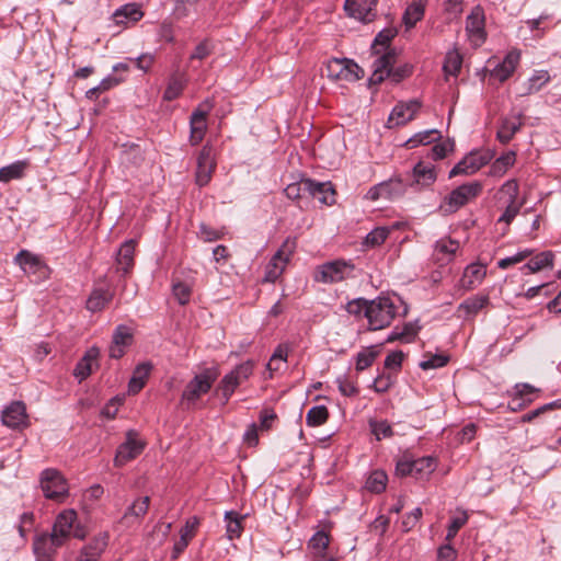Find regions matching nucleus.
<instances>
[{
    "label": "nucleus",
    "mask_w": 561,
    "mask_h": 561,
    "mask_svg": "<svg viewBox=\"0 0 561 561\" xmlns=\"http://www.w3.org/2000/svg\"><path fill=\"white\" fill-rule=\"evenodd\" d=\"M484 25L483 9L480 5H476L466 19L467 37L474 47H479L485 42L486 33Z\"/></svg>",
    "instance_id": "6e6552de"
},
{
    "label": "nucleus",
    "mask_w": 561,
    "mask_h": 561,
    "mask_svg": "<svg viewBox=\"0 0 561 561\" xmlns=\"http://www.w3.org/2000/svg\"><path fill=\"white\" fill-rule=\"evenodd\" d=\"M523 113L513 114L502 119L496 137L500 142L507 144L523 126Z\"/></svg>",
    "instance_id": "5701e85b"
},
{
    "label": "nucleus",
    "mask_w": 561,
    "mask_h": 561,
    "mask_svg": "<svg viewBox=\"0 0 561 561\" xmlns=\"http://www.w3.org/2000/svg\"><path fill=\"white\" fill-rule=\"evenodd\" d=\"M468 522V514L466 511H458V514L450 519V524L447 529L446 539L451 540L458 533V530L465 526Z\"/></svg>",
    "instance_id": "864d4df0"
},
{
    "label": "nucleus",
    "mask_w": 561,
    "mask_h": 561,
    "mask_svg": "<svg viewBox=\"0 0 561 561\" xmlns=\"http://www.w3.org/2000/svg\"><path fill=\"white\" fill-rule=\"evenodd\" d=\"M134 250L135 248H118L116 260L125 273L133 264Z\"/></svg>",
    "instance_id": "680f3d73"
},
{
    "label": "nucleus",
    "mask_w": 561,
    "mask_h": 561,
    "mask_svg": "<svg viewBox=\"0 0 561 561\" xmlns=\"http://www.w3.org/2000/svg\"><path fill=\"white\" fill-rule=\"evenodd\" d=\"M387 474L381 470H375L366 480V489L374 493H380L386 489Z\"/></svg>",
    "instance_id": "de8ad7c7"
},
{
    "label": "nucleus",
    "mask_w": 561,
    "mask_h": 561,
    "mask_svg": "<svg viewBox=\"0 0 561 561\" xmlns=\"http://www.w3.org/2000/svg\"><path fill=\"white\" fill-rule=\"evenodd\" d=\"M424 16V5L421 2L411 3L404 11L403 23L407 28L413 27Z\"/></svg>",
    "instance_id": "37998d69"
},
{
    "label": "nucleus",
    "mask_w": 561,
    "mask_h": 561,
    "mask_svg": "<svg viewBox=\"0 0 561 561\" xmlns=\"http://www.w3.org/2000/svg\"><path fill=\"white\" fill-rule=\"evenodd\" d=\"M171 529H172L171 523H162V522L157 523L154 525L152 531H150L147 535V543L154 546V547L163 545L167 541Z\"/></svg>",
    "instance_id": "e433bc0d"
},
{
    "label": "nucleus",
    "mask_w": 561,
    "mask_h": 561,
    "mask_svg": "<svg viewBox=\"0 0 561 561\" xmlns=\"http://www.w3.org/2000/svg\"><path fill=\"white\" fill-rule=\"evenodd\" d=\"M398 227L399 225H393L391 227H378L374 229L366 236L363 245H381Z\"/></svg>",
    "instance_id": "ea45409f"
},
{
    "label": "nucleus",
    "mask_w": 561,
    "mask_h": 561,
    "mask_svg": "<svg viewBox=\"0 0 561 561\" xmlns=\"http://www.w3.org/2000/svg\"><path fill=\"white\" fill-rule=\"evenodd\" d=\"M28 162L25 160L15 161L0 169V182L8 183L12 180H20L25 175Z\"/></svg>",
    "instance_id": "473e14b6"
},
{
    "label": "nucleus",
    "mask_w": 561,
    "mask_h": 561,
    "mask_svg": "<svg viewBox=\"0 0 561 561\" xmlns=\"http://www.w3.org/2000/svg\"><path fill=\"white\" fill-rule=\"evenodd\" d=\"M144 16L140 5L137 3H127L118 8L114 14L116 24L136 23Z\"/></svg>",
    "instance_id": "cd10ccee"
},
{
    "label": "nucleus",
    "mask_w": 561,
    "mask_h": 561,
    "mask_svg": "<svg viewBox=\"0 0 561 561\" xmlns=\"http://www.w3.org/2000/svg\"><path fill=\"white\" fill-rule=\"evenodd\" d=\"M131 341H133V333L128 327L118 325L115 329V331L113 333L112 342L127 348L131 344Z\"/></svg>",
    "instance_id": "5fc2aeb1"
},
{
    "label": "nucleus",
    "mask_w": 561,
    "mask_h": 561,
    "mask_svg": "<svg viewBox=\"0 0 561 561\" xmlns=\"http://www.w3.org/2000/svg\"><path fill=\"white\" fill-rule=\"evenodd\" d=\"M486 274V268L483 264H471L466 267L461 278L462 287L472 289L479 285Z\"/></svg>",
    "instance_id": "c756f323"
},
{
    "label": "nucleus",
    "mask_w": 561,
    "mask_h": 561,
    "mask_svg": "<svg viewBox=\"0 0 561 561\" xmlns=\"http://www.w3.org/2000/svg\"><path fill=\"white\" fill-rule=\"evenodd\" d=\"M413 176L417 184L423 186L432 185L436 181L435 167L431 163L420 161L413 168Z\"/></svg>",
    "instance_id": "2f4dec72"
},
{
    "label": "nucleus",
    "mask_w": 561,
    "mask_h": 561,
    "mask_svg": "<svg viewBox=\"0 0 561 561\" xmlns=\"http://www.w3.org/2000/svg\"><path fill=\"white\" fill-rule=\"evenodd\" d=\"M192 288V280H181L179 278H174L172 285V294L180 305H186L191 299Z\"/></svg>",
    "instance_id": "4c0bfd02"
},
{
    "label": "nucleus",
    "mask_w": 561,
    "mask_h": 561,
    "mask_svg": "<svg viewBox=\"0 0 561 561\" xmlns=\"http://www.w3.org/2000/svg\"><path fill=\"white\" fill-rule=\"evenodd\" d=\"M307 193L317 198L321 204L331 206L335 203V191L331 182H317L305 179Z\"/></svg>",
    "instance_id": "a211bd4d"
},
{
    "label": "nucleus",
    "mask_w": 561,
    "mask_h": 561,
    "mask_svg": "<svg viewBox=\"0 0 561 561\" xmlns=\"http://www.w3.org/2000/svg\"><path fill=\"white\" fill-rule=\"evenodd\" d=\"M378 0H345L344 10L350 18L369 23L377 16Z\"/></svg>",
    "instance_id": "f8f14e48"
},
{
    "label": "nucleus",
    "mask_w": 561,
    "mask_h": 561,
    "mask_svg": "<svg viewBox=\"0 0 561 561\" xmlns=\"http://www.w3.org/2000/svg\"><path fill=\"white\" fill-rule=\"evenodd\" d=\"M520 59L518 50H511L506 54L503 61L496 65L490 72V76L500 82L506 81L515 71Z\"/></svg>",
    "instance_id": "4be33fe9"
},
{
    "label": "nucleus",
    "mask_w": 561,
    "mask_h": 561,
    "mask_svg": "<svg viewBox=\"0 0 561 561\" xmlns=\"http://www.w3.org/2000/svg\"><path fill=\"white\" fill-rule=\"evenodd\" d=\"M329 417V412L325 405H316L312 407L307 415L306 423L309 426H320L327 422Z\"/></svg>",
    "instance_id": "09e8293b"
},
{
    "label": "nucleus",
    "mask_w": 561,
    "mask_h": 561,
    "mask_svg": "<svg viewBox=\"0 0 561 561\" xmlns=\"http://www.w3.org/2000/svg\"><path fill=\"white\" fill-rule=\"evenodd\" d=\"M102 545L103 543L96 542L95 545L83 547L77 561H98L103 549Z\"/></svg>",
    "instance_id": "6e6d98bb"
},
{
    "label": "nucleus",
    "mask_w": 561,
    "mask_h": 561,
    "mask_svg": "<svg viewBox=\"0 0 561 561\" xmlns=\"http://www.w3.org/2000/svg\"><path fill=\"white\" fill-rule=\"evenodd\" d=\"M440 137L439 131L437 129H428L424 131H420L412 136L407 140V146L409 148H415L419 145H428Z\"/></svg>",
    "instance_id": "49530a36"
},
{
    "label": "nucleus",
    "mask_w": 561,
    "mask_h": 561,
    "mask_svg": "<svg viewBox=\"0 0 561 561\" xmlns=\"http://www.w3.org/2000/svg\"><path fill=\"white\" fill-rule=\"evenodd\" d=\"M422 106L421 101L413 99L408 102H399L391 111L388 118V127L402 126L412 121Z\"/></svg>",
    "instance_id": "4468645a"
},
{
    "label": "nucleus",
    "mask_w": 561,
    "mask_h": 561,
    "mask_svg": "<svg viewBox=\"0 0 561 561\" xmlns=\"http://www.w3.org/2000/svg\"><path fill=\"white\" fill-rule=\"evenodd\" d=\"M15 261L25 274L35 276L36 280L45 279L49 275V268L42 257L27 250H22Z\"/></svg>",
    "instance_id": "9b49d317"
},
{
    "label": "nucleus",
    "mask_w": 561,
    "mask_h": 561,
    "mask_svg": "<svg viewBox=\"0 0 561 561\" xmlns=\"http://www.w3.org/2000/svg\"><path fill=\"white\" fill-rule=\"evenodd\" d=\"M515 163V152L508 151L499 157L490 167L489 175L501 178Z\"/></svg>",
    "instance_id": "c9c22d12"
},
{
    "label": "nucleus",
    "mask_w": 561,
    "mask_h": 561,
    "mask_svg": "<svg viewBox=\"0 0 561 561\" xmlns=\"http://www.w3.org/2000/svg\"><path fill=\"white\" fill-rule=\"evenodd\" d=\"M422 517V510L420 507L414 508L411 513L407 514L401 522V529L403 531H410L413 529Z\"/></svg>",
    "instance_id": "e2e57ef3"
},
{
    "label": "nucleus",
    "mask_w": 561,
    "mask_h": 561,
    "mask_svg": "<svg viewBox=\"0 0 561 561\" xmlns=\"http://www.w3.org/2000/svg\"><path fill=\"white\" fill-rule=\"evenodd\" d=\"M462 65V56L457 49L449 50L446 54L443 69L446 75L457 76Z\"/></svg>",
    "instance_id": "a18cd8bd"
},
{
    "label": "nucleus",
    "mask_w": 561,
    "mask_h": 561,
    "mask_svg": "<svg viewBox=\"0 0 561 561\" xmlns=\"http://www.w3.org/2000/svg\"><path fill=\"white\" fill-rule=\"evenodd\" d=\"M151 368L152 365L150 363H141L135 368L133 377L128 383L129 393H138L144 388Z\"/></svg>",
    "instance_id": "7c9ffc66"
},
{
    "label": "nucleus",
    "mask_w": 561,
    "mask_h": 561,
    "mask_svg": "<svg viewBox=\"0 0 561 561\" xmlns=\"http://www.w3.org/2000/svg\"><path fill=\"white\" fill-rule=\"evenodd\" d=\"M210 106L202 105L193 111L190 117V142L192 146L198 145L207 130V115Z\"/></svg>",
    "instance_id": "dca6fc26"
},
{
    "label": "nucleus",
    "mask_w": 561,
    "mask_h": 561,
    "mask_svg": "<svg viewBox=\"0 0 561 561\" xmlns=\"http://www.w3.org/2000/svg\"><path fill=\"white\" fill-rule=\"evenodd\" d=\"M414 459L403 458L398 461L396 471L401 477L413 476L414 477Z\"/></svg>",
    "instance_id": "774afa93"
},
{
    "label": "nucleus",
    "mask_w": 561,
    "mask_h": 561,
    "mask_svg": "<svg viewBox=\"0 0 561 561\" xmlns=\"http://www.w3.org/2000/svg\"><path fill=\"white\" fill-rule=\"evenodd\" d=\"M448 363V357L443 354H425L424 359L420 363L423 370L436 369L444 367Z\"/></svg>",
    "instance_id": "603ef678"
},
{
    "label": "nucleus",
    "mask_w": 561,
    "mask_h": 561,
    "mask_svg": "<svg viewBox=\"0 0 561 561\" xmlns=\"http://www.w3.org/2000/svg\"><path fill=\"white\" fill-rule=\"evenodd\" d=\"M403 193V184L400 180H390L388 182L379 183L378 185L371 187L367 196L371 201H376L379 198H393Z\"/></svg>",
    "instance_id": "b1692460"
},
{
    "label": "nucleus",
    "mask_w": 561,
    "mask_h": 561,
    "mask_svg": "<svg viewBox=\"0 0 561 561\" xmlns=\"http://www.w3.org/2000/svg\"><path fill=\"white\" fill-rule=\"evenodd\" d=\"M78 514L72 508L61 511L57 516L53 525L51 533L57 536L60 540L66 542L77 523Z\"/></svg>",
    "instance_id": "f3484780"
},
{
    "label": "nucleus",
    "mask_w": 561,
    "mask_h": 561,
    "mask_svg": "<svg viewBox=\"0 0 561 561\" xmlns=\"http://www.w3.org/2000/svg\"><path fill=\"white\" fill-rule=\"evenodd\" d=\"M253 368V360H247L222 377L216 391L221 394L224 404L228 403L234 390L252 375Z\"/></svg>",
    "instance_id": "423d86ee"
},
{
    "label": "nucleus",
    "mask_w": 561,
    "mask_h": 561,
    "mask_svg": "<svg viewBox=\"0 0 561 561\" xmlns=\"http://www.w3.org/2000/svg\"><path fill=\"white\" fill-rule=\"evenodd\" d=\"M185 83H186V80H185L184 76L173 75L169 79L168 85L163 93V99L165 101H173V100L178 99L181 95V93L185 87Z\"/></svg>",
    "instance_id": "a19ab883"
},
{
    "label": "nucleus",
    "mask_w": 561,
    "mask_h": 561,
    "mask_svg": "<svg viewBox=\"0 0 561 561\" xmlns=\"http://www.w3.org/2000/svg\"><path fill=\"white\" fill-rule=\"evenodd\" d=\"M199 525V519L196 516L190 517L185 525L180 530V539L175 541L172 551V558L176 559L188 546L190 541L195 536V531Z\"/></svg>",
    "instance_id": "bb28decb"
},
{
    "label": "nucleus",
    "mask_w": 561,
    "mask_h": 561,
    "mask_svg": "<svg viewBox=\"0 0 561 561\" xmlns=\"http://www.w3.org/2000/svg\"><path fill=\"white\" fill-rule=\"evenodd\" d=\"M402 301L399 297L379 296L373 300L358 298L347 304V311L363 314L368 321V329L376 331L390 325L399 313Z\"/></svg>",
    "instance_id": "f257e3e1"
},
{
    "label": "nucleus",
    "mask_w": 561,
    "mask_h": 561,
    "mask_svg": "<svg viewBox=\"0 0 561 561\" xmlns=\"http://www.w3.org/2000/svg\"><path fill=\"white\" fill-rule=\"evenodd\" d=\"M214 51V45L209 39L202 41L193 50L190 60H204Z\"/></svg>",
    "instance_id": "4d7b16f0"
},
{
    "label": "nucleus",
    "mask_w": 561,
    "mask_h": 561,
    "mask_svg": "<svg viewBox=\"0 0 561 561\" xmlns=\"http://www.w3.org/2000/svg\"><path fill=\"white\" fill-rule=\"evenodd\" d=\"M335 382L337 383L340 392L345 397H353L358 393V388L353 381L348 380L346 375L337 377Z\"/></svg>",
    "instance_id": "052dcab7"
},
{
    "label": "nucleus",
    "mask_w": 561,
    "mask_h": 561,
    "mask_svg": "<svg viewBox=\"0 0 561 561\" xmlns=\"http://www.w3.org/2000/svg\"><path fill=\"white\" fill-rule=\"evenodd\" d=\"M216 378L217 374L211 369L195 375L182 392L181 405L187 410L196 408L198 400L211 389Z\"/></svg>",
    "instance_id": "f03ea898"
},
{
    "label": "nucleus",
    "mask_w": 561,
    "mask_h": 561,
    "mask_svg": "<svg viewBox=\"0 0 561 561\" xmlns=\"http://www.w3.org/2000/svg\"><path fill=\"white\" fill-rule=\"evenodd\" d=\"M547 70H535L531 77L523 83L522 96L530 95L540 91L550 81Z\"/></svg>",
    "instance_id": "c85d7f7f"
},
{
    "label": "nucleus",
    "mask_w": 561,
    "mask_h": 561,
    "mask_svg": "<svg viewBox=\"0 0 561 561\" xmlns=\"http://www.w3.org/2000/svg\"><path fill=\"white\" fill-rule=\"evenodd\" d=\"M288 351H289V348L285 344H279L275 348L273 355L270 358V362L266 365V368L271 373V375L274 371H278L279 370V366H274V363H277V362L278 363H286L287 362Z\"/></svg>",
    "instance_id": "3c124183"
},
{
    "label": "nucleus",
    "mask_w": 561,
    "mask_h": 561,
    "mask_svg": "<svg viewBox=\"0 0 561 561\" xmlns=\"http://www.w3.org/2000/svg\"><path fill=\"white\" fill-rule=\"evenodd\" d=\"M435 459L431 456L414 459V477L424 478L435 470Z\"/></svg>",
    "instance_id": "8fccbe9b"
},
{
    "label": "nucleus",
    "mask_w": 561,
    "mask_h": 561,
    "mask_svg": "<svg viewBox=\"0 0 561 561\" xmlns=\"http://www.w3.org/2000/svg\"><path fill=\"white\" fill-rule=\"evenodd\" d=\"M482 192V184L478 181L465 183L453 190L439 205L444 214H454L471 201L476 199Z\"/></svg>",
    "instance_id": "20e7f679"
},
{
    "label": "nucleus",
    "mask_w": 561,
    "mask_h": 561,
    "mask_svg": "<svg viewBox=\"0 0 561 561\" xmlns=\"http://www.w3.org/2000/svg\"><path fill=\"white\" fill-rule=\"evenodd\" d=\"M289 256L290 252L287 253L284 248H279L266 265L264 282L274 283L283 274Z\"/></svg>",
    "instance_id": "393cba45"
},
{
    "label": "nucleus",
    "mask_w": 561,
    "mask_h": 561,
    "mask_svg": "<svg viewBox=\"0 0 561 561\" xmlns=\"http://www.w3.org/2000/svg\"><path fill=\"white\" fill-rule=\"evenodd\" d=\"M369 425L378 440L392 435V427L387 421H371Z\"/></svg>",
    "instance_id": "13d9d810"
},
{
    "label": "nucleus",
    "mask_w": 561,
    "mask_h": 561,
    "mask_svg": "<svg viewBox=\"0 0 561 561\" xmlns=\"http://www.w3.org/2000/svg\"><path fill=\"white\" fill-rule=\"evenodd\" d=\"M489 304L488 296H474L466 299L459 305V310H462L466 316H476Z\"/></svg>",
    "instance_id": "79ce46f5"
},
{
    "label": "nucleus",
    "mask_w": 561,
    "mask_h": 561,
    "mask_svg": "<svg viewBox=\"0 0 561 561\" xmlns=\"http://www.w3.org/2000/svg\"><path fill=\"white\" fill-rule=\"evenodd\" d=\"M26 408L21 401L11 403L2 412V423L11 428H18L26 425Z\"/></svg>",
    "instance_id": "412c9836"
},
{
    "label": "nucleus",
    "mask_w": 561,
    "mask_h": 561,
    "mask_svg": "<svg viewBox=\"0 0 561 561\" xmlns=\"http://www.w3.org/2000/svg\"><path fill=\"white\" fill-rule=\"evenodd\" d=\"M144 448L145 444L137 438V435L134 432H128L126 440L117 448L114 465L116 467H123L140 455Z\"/></svg>",
    "instance_id": "ddd939ff"
},
{
    "label": "nucleus",
    "mask_w": 561,
    "mask_h": 561,
    "mask_svg": "<svg viewBox=\"0 0 561 561\" xmlns=\"http://www.w3.org/2000/svg\"><path fill=\"white\" fill-rule=\"evenodd\" d=\"M215 153L209 145H205L197 157L196 183L205 186L209 183L211 174L215 170Z\"/></svg>",
    "instance_id": "2eb2a0df"
},
{
    "label": "nucleus",
    "mask_w": 561,
    "mask_h": 561,
    "mask_svg": "<svg viewBox=\"0 0 561 561\" xmlns=\"http://www.w3.org/2000/svg\"><path fill=\"white\" fill-rule=\"evenodd\" d=\"M65 545L53 533H43L37 535L33 541V552L36 561H54L57 550Z\"/></svg>",
    "instance_id": "1a4fd4ad"
},
{
    "label": "nucleus",
    "mask_w": 561,
    "mask_h": 561,
    "mask_svg": "<svg viewBox=\"0 0 561 561\" xmlns=\"http://www.w3.org/2000/svg\"><path fill=\"white\" fill-rule=\"evenodd\" d=\"M394 61L396 54L392 50L377 57L373 64L374 71L369 78V81L374 84H378L382 82L387 77H390Z\"/></svg>",
    "instance_id": "aec40b11"
},
{
    "label": "nucleus",
    "mask_w": 561,
    "mask_h": 561,
    "mask_svg": "<svg viewBox=\"0 0 561 561\" xmlns=\"http://www.w3.org/2000/svg\"><path fill=\"white\" fill-rule=\"evenodd\" d=\"M329 79L334 81L354 82L364 77V70L353 60L347 58H332L324 68Z\"/></svg>",
    "instance_id": "39448f33"
},
{
    "label": "nucleus",
    "mask_w": 561,
    "mask_h": 561,
    "mask_svg": "<svg viewBox=\"0 0 561 561\" xmlns=\"http://www.w3.org/2000/svg\"><path fill=\"white\" fill-rule=\"evenodd\" d=\"M501 193L507 197V203H517L518 184L515 180L506 181L502 187Z\"/></svg>",
    "instance_id": "0e129e2a"
},
{
    "label": "nucleus",
    "mask_w": 561,
    "mask_h": 561,
    "mask_svg": "<svg viewBox=\"0 0 561 561\" xmlns=\"http://www.w3.org/2000/svg\"><path fill=\"white\" fill-rule=\"evenodd\" d=\"M222 231L215 230L206 225H201L198 236L203 242H214L221 239Z\"/></svg>",
    "instance_id": "338daca9"
},
{
    "label": "nucleus",
    "mask_w": 561,
    "mask_h": 561,
    "mask_svg": "<svg viewBox=\"0 0 561 561\" xmlns=\"http://www.w3.org/2000/svg\"><path fill=\"white\" fill-rule=\"evenodd\" d=\"M150 497L142 496L136 499L125 511L119 524L124 527H131L140 523V519L148 513Z\"/></svg>",
    "instance_id": "6ab92c4d"
},
{
    "label": "nucleus",
    "mask_w": 561,
    "mask_h": 561,
    "mask_svg": "<svg viewBox=\"0 0 561 561\" xmlns=\"http://www.w3.org/2000/svg\"><path fill=\"white\" fill-rule=\"evenodd\" d=\"M284 193L290 199L300 198L302 193H307L306 185H305V179H302L300 182H295V183L288 184L285 187Z\"/></svg>",
    "instance_id": "69168bd1"
},
{
    "label": "nucleus",
    "mask_w": 561,
    "mask_h": 561,
    "mask_svg": "<svg viewBox=\"0 0 561 561\" xmlns=\"http://www.w3.org/2000/svg\"><path fill=\"white\" fill-rule=\"evenodd\" d=\"M244 517L245 516H242L234 511L226 512V514H225L226 531H227V537L230 540H233L241 536L242 530H243L242 520L244 519Z\"/></svg>",
    "instance_id": "f704fd0d"
},
{
    "label": "nucleus",
    "mask_w": 561,
    "mask_h": 561,
    "mask_svg": "<svg viewBox=\"0 0 561 561\" xmlns=\"http://www.w3.org/2000/svg\"><path fill=\"white\" fill-rule=\"evenodd\" d=\"M39 486L46 499L57 503L65 502L69 495L67 479L55 468H47L41 472Z\"/></svg>",
    "instance_id": "7ed1b4c3"
},
{
    "label": "nucleus",
    "mask_w": 561,
    "mask_h": 561,
    "mask_svg": "<svg viewBox=\"0 0 561 561\" xmlns=\"http://www.w3.org/2000/svg\"><path fill=\"white\" fill-rule=\"evenodd\" d=\"M354 271L351 261L335 260L320 265L314 273V280L323 284L341 282Z\"/></svg>",
    "instance_id": "0eeeda50"
},
{
    "label": "nucleus",
    "mask_w": 561,
    "mask_h": 561,
    "mask_svg": "<svg viewBox=\"0 0 561 561\" xmlns=\"http://www.w3.org/2000/svg\"><path fill=\"white\" fill-rule=\"evenodd\" d=\"M100 356V350L96 346L90 347L84 356L77 364L73 375L79 381L88 378L93 371L94 367L99 366L98 359Z\"/></svg>",
    "instance_id": "a878e982"
},
{
    "label": "nucleus",
    "mask_w": 561,
    "mask_h": 561,
    "mask_svg": "<svg viewBox=\"0 0 561 561\" xmlns=\"http://www.w3.org/2000/svg\"><path fill=\"white\" fill-rule=\"evenodd\" d=\"M378 355L379 351L376 348V346H369L360 351L356 356V370L363 371L370 367Z\"/></svg>",
    "instance_id": "c03bdc74"
},
{
    "label": "nucleus",
    "mask_w": 561,
    "mask_h": 561,
    "mask_svg": "<svg viewBox=\"0 0 561 561\" xmlns=\"http://www.w3.org/2000/svg\"><path fill=\"white\" fill-rule=\"evenodd\" d=\"M329 543V535L322 530L316 533L309 541L310 547L319 553H322L328 548Z\"/></svg>",
    "instance_id": "bf43d9fd"
},
{
    "label": "nucleus",
    "mask_w": 561,
    "mask_h": 561,
    "mask_svg": "<svg viewBox=\"0 0 561 561\" xmlns=\"http://www.w3.org/2000/svg\"><path fill=\"white\" fill-rule=\"evenodd\" d=\"M491 159L492 156L489 152L472 151L449 171V178H455L460 174H474L482 167L486 165Z\"/></svg>",
    "instance_id": "9d476101"
},
{
    "label": "nucleus",
    "mask_w": 561,
    "mask_h": 561,
    "mask_svg": "<svg viewBox=\"0 0 561 561\" xmlns=\"http://www.w3.org/2000/svg\"><path fill=\"white\" fill-rule=\"evenodd\" d=\"M112 298L113 294L108 289H94L87 300V309L92 312L101 311L112 300Z\"/></svg>",
    "instance_id": "72a5a7b5"
},
{
    "label": "nucleus",
    "mask_w": 561,
    "mask_h": 561,
    "mask_svg": "<svg viewBox=\"0 0 561 561\" xmlns=\"http://www.w3.org/2000/svg\"><path fill=\"white\" fill-rule=\"evenodd\" d=\"M553 253L551 251H543L523 266V270H528L529 273L539 272L546 267L552 266Z\"/></svg>",
    "instance_id": "58836bf2"
}]
</instances>
